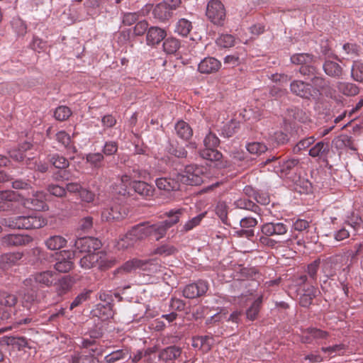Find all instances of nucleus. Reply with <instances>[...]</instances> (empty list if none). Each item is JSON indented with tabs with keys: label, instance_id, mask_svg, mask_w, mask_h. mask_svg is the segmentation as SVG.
I'll return each mask as SVG.
<instances>
[{
	"label": "nucleus",
	"instance_id": "obj_20",
	"mask_svg": "<svg viewBox=\"0 0 363 363\" xmlns=\"http://www.w3.org/2000/svg\"><path fill=\"white\" fill-rule=\"evenodd\" d=\"M155 184L159 189L167 191H177L180 189L181 182L178 174L175 177H160L155 180Z\"/></svg>",
	"mask_w": 363,
	"mask_h": 363
},
{
	"label": "nucleus",
	"instance_id": "obj_38",
	"mask_svg": "<svg viewBox=\"0 0 363 363\" xmlns=\"http://www.w3.org/2000/svg\"><path fill=\"white\" fill-rule=\"evenodd\" d=\"M48 161L57 169H66L69 165V161L57 153L49 155Z\"/></svg>",
	"mask_w": 363,
	"mask_h": 363
},
{
	"label": "nucleus",
	"instance_id": "obj_61",
	"mask_svg": "<svg viewBox=\"0 0 363 363\" xmlns=\"http://www.w3.org/2000/svg\"><path fill=\"white\" fill-rule=\"evenodd\" d=\"M306 333L311 334V335L313 336V338H314V340L326 339L329 336L328 332L315 328H307Z\"/></svg>",
	"mask_w": 363,
	"mask_h": 363
},
{
	"label": "nucleus",
	"instance_id": "obj_33",
	"mask_svg": "<svg viewBox=\"0 0 363 363\" xmlns=\"http://www.w3.org/2000/svg\"><path fill=\"white\" fill-rule=\"evenodd\" d=\"M174 129L177 136L184 140H188L193 135L191 128L184 121H178L175 125Z\"/></svg>",
	"mask_w": 363,
	"mask_h": 363
},
{
	"label": "nucleus",
	"instance_id": "obj_63",
	"mask_svg": "<svg viewBox=\"0 0 363 363\" xmlns=\"http://www.w3.org/2000/svg\"><path fill=\"white\" fill-rule=\"evenodd\" d=\"M258 223V221L256 218L247 216L240 219L239 221V224L241 228H247L252 229L255 227Z\"/></svg>",
	"mask_w": 363,
	"mask_h": 363
},
{
	"label": "nucleus",
	"instance_id": "obj_15",
	"mask_svg": "<svg viewBox=\"0 0 363 363\" xmlns=\"http://www.w3.org/2000/svg\"><path fill=\"white\" fill-rule=\"evenodd\" d=\"M320 291L318 288L313 286H304L300 289L299 303L303 307H308L312 303L313 300L318 296Z\"/></svg>",
	"mask_w": 363,
	"mask_h": 363
},
{
	"label": "nucleus",
	"instance_id": "obj_31",
	"mask_svg": "<svg viewBox=\"0 0 363 363\" xmlns=\"http://www.w3.org/2000/svg\"><path fill=\"white\" fill-rule=\"evenodd\" d=\"M75 281L73 277L69 276L63 277L62 279L57 280L56 284V291L60 295H64L67 294L72 287Z\"/></svg>",
	"mask_w": 363,
	"mask_h": 363
},
{
	"label": "nucleus",
	"instance_id": "obj_24",
	"mask_svg": "<svg viewBox=\"0 0 363 363\" xmlns=\"http://www.w3.org/2000/svg\"><path fill=\"white\" fill-rule=\"evenodd\" d=\"M323 69L326 75L335 79H342L344 71L340 65L333 60H325Z\"/></svg>",
	"mask_w": 363,
	"mask_h": 363
},
{
	"label": "nucleus",
	"instance_id": "obj_50",
	"mask_svg": "<svg viewBox=\"0 0 363 363\" xmlns=\"http://www.w3.org/2000/svg\"><path fill=\"white\" fill-rule=\"evenodd\" d=\"M235 37L230 34H221L216 40L218 46L223 48L233 47L235 45Z\"/></svg>",
	"mask_w": 363,
	"mask_h": 363
},
{
	"label": "nucleus",
	"instance_id": "obj_13",
	"mask_svg": "<svg viewBox=\"0 0 363 363\" xmlns=\"http://www.w3.org/2000/svg\"><path fill=\"white\" fill-rule=\"evenodd\" d=\"M208 289L207 281L199 280L196 283L190 284L185 286L183 295L186 298H194L204 295Z\"/></svg>",
	"mask_w": 363,
	"mask_h": 363
},
{
	"label": "nucleus",
	"instance_id": "obj_18",
	"mask_svg": "<svg viewBox=\"0 0 363 363\" xmlns=\"http://www.w3.org/2000/svg\"><path fill=\"white\" fill-rule=\"evenodd\" d=\"M221 62L215 57H208L202 60L198 65V71L201 74H212L218 72Z\"/></svg>",
	"mask_w": 363,
	"mask_h": 363
},
{
	"label": "nucleus",
	"instance_id": "obj_46",
	"mask_svg": "<svg viewBox=\"0 0 363 363\" xmlns=\"http://www.w3.org/2000/svg\"><path fill=\"white\" fill-rule=\"evenodd\" d=\"M352 78L358 82H363V62L354 61L351 69Z\"/></svg>",
	"mask_w": 363,
	"mask_h": 363
},
{
	"label": "nucleus",
	"instance_id": "obj_43",
	"mask_svg": "<svg viewBox=\"0 0 363 363\" xmlns=\"http://www.w3.org/2000/svg\"><path fill=\"white\" fill-rule=\"evenodd\" d=\"M202 158L210 161H219L222 158V154L216 148L205 147L200 152Z\"/></svg>",
	"mask_w": 363,
	"mask_h": 363
},
{
	"label": "nucleus",
	"instance_id": "obj_5",
	"mask_svg": "<svg viewBox=\"0 0 363 363\" xmlns=\"http://www.w3.org/2000/svg\"><path fill=\"white\" fill-rule=\"evenodd\" d=\"M157 267L156 259L142 260L134 258L125 262L121 267L115 271V274L130 273L137 269L154 272L157 271Z\"/></svg>",
	"mask_w": 363,
	"mask_h": 363
},
{
	"label": "nucleus",
	"instance_id": "obj_36",
	"mask_svg": "<svg viewBox=\"0 0 363 363\" xmlns=\"http://www.w3.org/2000/svg\"><path fill=\"white\" fill-rule=\"evenodd\" d=\"M67 244V240L60 235H53L45 241L47 247L51 250H57L64 247Z\"/></svg>",
	"mask_w": 363,
	"mask_h": 363
},
{
	"label": "nucleus",
	"instance_id": "obj_27",
	"mask_svg": "<svg viewBox=\"0 0 363 363\" xmlns=\"http://www.w3.org/2000/svg\"><path fill=\"white\" fill-rule=\"evenodd\" d=\"M23 256L21 252L6 253L1 256L0 268L6 270L16 265Z\"/></svg>",
	"mask_w": 363,
	"mask_h": 363
},
{
	"label": "nucleus",
	"instance_id": "obj_21",
	"mask_svg": "<svg viewBox=\"0 0 363 363\" xmlns=\"http://www.w3.org/2000/svg\"><path fill=\"white\" fill-rule=\"evenodd\" d=\"M330 152V143L324 140L315 143L308 152V155L313 158L318 157L323 160H327Z\"/></svg>",
	"mask_w": 363,
	"mask_h": 363
},
{
	"label": "nucleus",
	"instance_id": "obj_32",
	"mask_svg": "<svg viewBox=\"0 0 363 363\" xmlns=\"http://www.w3.org/2000/svg\"><path fill=\"white\" fill-rule=\"evenodd\" d=\"M183 212L184 210L182 208L172 209L164 213V216L167 217V219L164 220L162 222L169 230L170 228L179 223Z\"/></svg>",
	"mask_w": 363,
	"mask_h": 363
},
{
	"label": "nucleus",
	"instance_id": "obj_17",
	"mask_svg": "<svg viewBox=\"0 0 363 363\" xmlns=\"http://www.w3.org/2000/svg\"><path fill=\"white\" fill-rule=\"evenodd\" d=\"M61 255L63 259L55 264V269L59 272L66 273L74 267V263L72 262V259L76 256V252L63 250L61 252Z\"/></svg>",
	"mask_w": 363,
	"mask_h": 363
},
{
	"label": "nucleus",
	"instance_id": "obj_42",
	"mask_svg": "<svg viewBox=\"0 0 363 363\" xmlns=\"http://www.w3.org/2000/svg\"><path fill=\"white\" fill-rule=\"evenodd\" d=\"M300 164L298 158H290L280 165L279 171L284 175H288L291 172L294 171Z\"/></svg>",
	"mask_w": 363,
	"mask_h": 363
},
{
	"label": "nucleus",
	"instance_id": "obj_48",
	"mask_svg": "<svg viewBox=\"0 0 363 363\" xmlns=\"http://www.w3.org/2000/svg\"><path fill=\"white\" fill-rule=\"evenodd\" d=\"M56 140L58 143L62 144L67 149L72 150L73 152H76V147L71 144V138L68 133L64 130H61L56 134Z\"/></svg>",
	"mask_w": 363,
	"mask_h": 363
},
{
	"label": "nucleus",
	"instance_id": "obj_19",
	"mask_svg": "<svg viewBox=\"0 0 363 363\" xmlns=\"http://www.w3.org/2000/svg\"><path fill=\"white\" fill-rule=\"evenodd\" d=\"M21 195L13 191H0V211L13 208V203L19 201Z\"/></svg>",
	"mask_w": 363,
	"mask_h": 363
},
{
	"label": "nucleus",
	"instance_id": "obj_3",
	"mask_svg": "<svg viewBox=\"0 0 363 363\" xmlns=\"http://www.w3.org/2000/svg\"><path fill=\"white\" fill-rule=\"evenodd\" d=\"M204 171L205 168L203 167L188 165L182 173L178 174V179L181 184L198 186L203 182Z\"/></svg>",
	"mask_w": 363,
	"mask_h": 363
},
{
	"label": "nucleus",
	"instance_id": "obj_57",
	"mask_svg": "<svg viewBox=\"0 0 363 363\" xmlns=\"http://www.w3.org/2000/svg\"><path fill=\"white\" fill-rule=\"evenodd\" d=\"M26 165L28 166V168L37 169L40 172H45L48 169L46 164H38V160L35 157H28L26 160Z\"/></svg>",
	"mask_w": 363,
	"mask_h": 363
},
{
	"label": "nucleus",
	"instance_id": "obj_25",
	"mask_svg": "<svg viewBox=\"0 0 363 363\" xmlns=\"http://www.w3.org/2000/svg\"><path fill=\"white\" fill-rule=\"evenodd\" d=\"M46 222L39 212H35L28 216L24 215V229L40 228L44 226Z\"/></svg>",
	"mask_w": 363,
	"mask_h": 363
},
{
	"label": "nucleus",
	"instance_id": "obj_16",
	"mask_svg": "<svg viewBox=\"0 0 363 363\" xmlns=\"http://www.w3.org/2000/svg\"><path fill=\"white\" fill-rule=\"evenodd\" d=\"M313 88L318 91L317 99L322 94L325 93L326 96L332 97L333 94L330 91V83L326 79L322 76H318L317 74L311 76Z\"/></svg>",
	"mask_w": 363,
	"mask_h": 363
},
{
	"label": "nucleus",
	"instance_id": "obj_10",
	"mask_svg": "<svg viewBox=\"0 0 363 363\" xmlns=\"http://www.w3.org/2000/svg\"><path fill=\"white\" fill-rule=\"evenodd\" d=\"M128 215L126 208L118 203H113L110 207L106 208L101 213V218L106 221L120 220Z\"/></svg>",
	"mask_w": 363,
	"mask_h": 363
},
{
	"label": "nucleus",
	"instance_id": "obj_40",
	"mask_svg": "<svg viewBox=\"0 0 363 363\" xmlns=\"http://www.w3.org/2000/svg\"><path fill=\"white\" fill-rule=\"evenodd\" d=\"M1 242L3 245L6 246H18L23 244V235L21 233H11L2 238Z\"/></svg>",
	"mask_w": 363,
	"mask_h": 363
},
{
	"label": "nucleus",
	"instance_id": "obj_64",
	"mask_svg": "<svg viewBox=\"0 0 363 363\" xmlns=\"http://www.w3.org/2000/svg\"><path fill=\"white\" fill-rule=\"evenodd\" d=\"M118 143L115 141H108L106 142L103 152L106 156L113 155L118 151Z\"/></svg>",
	"mask_w": 363,
	"mask_h": 363
},
{
	"label": "nucleus",
	"instance_id": "obj_28",
	"mask_svg": "<svg viewBox=\"0 0 363 363\" xmlns=\"http://www.w3.org/2000/svg\"><path fill=\"white\" fill-rule=\"evenodd\" d=\"M337 91L346 96H354L359 92L357 85L349 82L339 81L335 84Z\"/></svg>",
	"mask_w": 363,
	"mask_h": 363
},
{
	"label": "nucleus",
	"instance_id": "obj_2",
	"mask_svg": "<svg viewBox=\"0 0 363 363\" xmlns=\"http://www.w3.org/2000/svg\"><path fill=\"white\" fill-rule=\"evenodd\" d=\"M116 263L114 257L108 256L104 252L87 253L79 260V266L84 269L96 267L100 270H106Z\"/></svg>",
	"mask_w": 363,
	"mask_h": 363
},
{
	"label": "nucleus",
	"instance_id": "obj_35",
	"mask_svg": "<svg viewBox=\"0 0 363 363\" xmlns=\"http://www.w3.org/2000/svg\"><path fill=\"white\" fill-rule=\"evenodd\" d=\"M94 350L91 352H83L72 357V363H99V359L94 356Z\"/></svg>",
	"mask_w": 363,
	"mask_h": 363
},
{
	"label": "nucleus",
	"instance_id": "obj_41",
	"mask_svg": "<svg viewBox=\"0 0 363 363\" xmlns=\"http://www.w3.org/2000/svg\"><path fill=\"white\" fill-rule=\"evenodd\" d=\"M177 252V250L174 245L165 243L155 248L152 252V255H158L165 257L174 255Z\"/></svg>",
	"mask_w": 363,
	"mask_h": 363
},
{
	"label": "nucleus",
	"instance_id": "obj_37",
	"mask_svg": "<svg viewBox=\"0 0 363 363\" xmlns=\"http://www.w3.org/2000/svg\"><path fill=\"white\" fill-rule=\"evenodd\" d=\"M192 23L186 18L179 19L176 23L175 33L183 37H186L192 30Z\"/></svg>",
	"mask_w": 363,
	"mask_h": 363
},
{
	"label": "nucleus",
	"instance_id": "obj_6",
	"mask_svg": "<svg viewBox=\"0 0 363 363\" xmlns=\"http://www.w3.org/2000/svg\"><path fill=\"white\" fill-rule=\"evenodd\" d=\"M26 190V196H24V208L40 211L47 207L45 203V194L42 191H35L28 189L27 184H24V191Z\"/></svg>",
	"mask_w": 363,
	"mask_h": 363
},
{
	"label": "nucleus",
	"instance_id": "obj_30",
	"mask_svg": "<svg viewBox=\"0 0 363 363\" xmlns=\"http://www.w3.org/2000/svg\"><path fill=\"white\" fill-rule=\"evenodd\" d=\"M130 235L135 238V242L150 236L149 223H143L135 225L129 230Z\"/></svg>",
	"mask_w": 363,
	"mask_h": 363
},
{
	"label": "nucleus",
	"instance_id": "obj_8",
	"mask_svg": "<svg viewBox=\"0 0 363 363\" xmlns=\"http://www.w3.org/2000/svg\"><path fill=\"white\" fill-rule=\"evenodd\" d=\"M291 91L297 96L307 100H317V90L311 84L302 80H294L290 84Z\"/></svg>",
	"mask_w": 363,
	"mask_h": 363
},
{
	"label": "nucleus",
	"instance_id": "obj_56",
	"mask_svg": "<svg viewBox=\"0 0 363 363\" xmlns=\"http://www.w3.org/2000/svg\"><path fill=\"white\" fill-rule=\"evenodd\" d=\"M206 213H201L198 215L197 216L191 218V220H188L182 227V229L181 230L182 232L186 233L189 230H191L193 228L199 225L202 220V219L205 217Z\"/></svg>",
	"mask_w": 363,
	"mask_h": 363
},
{
	"label": "nucleus",
	"instance_id": "obj_7",
	"mask_svg": "<svg viewBox=\"0 0 363 363\" xmlns=\"http://www.w3.org/2000/svg\"><path fill=\"white\" fill-rule=\"evenodd\" d=\"M57 274L52 270L38 272L31 275V277L24 281V285H33L37 288L50 287L56 284Z\"/></svg>",
	"mask_w": 363,
	"mask_h": 363
},
{
	"label": "nucleus",
	"instance_id": "obj_44",
	"mask_svg": "<svg viewBox=\"0 0 363 363\" xmlns=\"http://www.w3.org/2000/svg\"><path fill=\"white\" fill-rule=\"evenodd\" d=\"M228 205L223 201H219L216 206V213L220 218L222 223L227 225H231L228 218Z\"/></svg>",
	"mask_w": 363,
	"mask_h": 363
},
{
	"label": "nucleus",
	"instance_id": "obj_58",
	"mask_svg": "<svg viewBox=\"0 0 363 363\" xmlns=\"http://www.w3.org/2000/svg\"><path fill=\"white\" fill-rule=\"evenodd\" d=\"M205 147L217 148L220 144V140L216 134L210 132L203 140Z\"/></svg>",
	"mask_w": 363,
	"mask_h": 363
},
{
	"label": "nucleus",
	"instance_id": "obj_26",
	"mask_svg": "<svg viewBox=\"0 0 363 363\" xmlns=\"http://www.w3.org/2000/svg\"><path fill=\"white\" fill-rule=\"evenodd\" d=\"M132 188L135 193L145 199H150L154 195V187L145 182L133 181Z\"/></svg>",
	"mask_w": 363,
	"mask_h": 363
},
{
	"label": "nucleus",
	"instance_id": "obj_23",
	"mask_svg": "<svg viewBox=\"0 0 363 363\" xmlns=\"http://www.w3.org/2000/svg\"><path fill=\"white\" fill-rule=\"evenodd\" d=\"M182 354V348L175 345L167 347L159 352L160 360L167 363L178 359Z\"/></svg>",
	"mask_w": 363,
	"mask_h": 363
},
{
	"label": "nucleus",
	"instance_id": "obj_45",
	"mask_svg": "<svg viewBox=\"0 0 363 363\" xmlns=\"http://www.w3.org/2000/svg\"><path fill=\"white\" fill-rule=\"evenodd\" d=\"M179 48L180 43L174 38H168L163 43L164 51L169 55L174 54Z\"/></svg>",
	"mask_w": 363,
	"mask_h": 363
},
{
	"label": "nucleus",
	"instance_id": "obj_55",
	"mask_svg": "<svg viewBox=\"0 0 363 363\" xmlns=\"http://www.w3.org/2000/svg\"><path fill=\"white\" fill-rule=\"evenodd\" d=\"M235 205L239 208L250 210L255 213L259 209L258 206L246 199H240L235 201Z\"/></svg>",
	"mask_w": 363,
	"mask_h": 363
},
{
	"label": "nucleus",
	"instance_id": "obj_29",
	"mask_svg": "<svg viewBox=\"0 0 363 363\" xmlns=\"http://www.w3.org/2000/svg\"><path fill=\"white\" fill-rule=\"evenodd\" d=\"M166 33L158 27H151L147 30L146 40L147 45H155L159 44L164 39Z\"/></svg>",
	"mask_w": 363,
	"mask_h": 363
},
{
	"label": "nucleus",
	"instance_id": "obj_49",
	"mask_svg": "<svg viewBox=\"0 0 363 363\" xmlns=\"http://www.w3.org/2000/svg\"><path fill=\"white\" fill-rule=\"evenodd\" d=\"M315 141L314 136H310L305 138L298 141L296 145L293 147V152L294 154H299L302 150H306Z\"/></svg>",
	"mask_w": 363,
	"mask_h": 363
},
{
	"label": "nucleus",
	"instance_id": "obj_9",
	"mask_svg": "<svg viewBox=\"0 0 363 363\" xmlns=\"http://www.w3.org/2000/svg\"><path fill=\"white\" fill-rule=\"evenodd\" d=\"M206 16L213 24L223 26L225 19V10L222 2L211 0L207 5Z\"/></svg>",
	"mask_w": 363,
	"mask_h": 363
},
{
	"label": "nucleus",
	"instance_id": "obj_12",
	"mask_svg": "<svg viewBox=\"0 0 363 363\" xmlns=\"http://www.w3.org/2000/svg\"><path fill=\"white\" fill-rule=\"evenodd\" d=\"M99 240L93 237H84L78 238L74 243V247L79 252L91 253L101 247Z\"/></svg>",
	"mask_w": 363,
	"mask_h": 363
},
{
	"label": "nucleus",
	"instance_id": "obj_39",
	"mask_svg": "<svg viewBox=\"0 0 363 363\" xmlns=\"http://www.w3.org/2000/svg\"><path fill=\"white\" fill-rule=\"evenodd\" d=\"M262 303V296H259L246 311V316L250 320H254L257 318Z\"/></svg>",
	"mask_w": 363,
	"mask_h": 363
},
{
	"label": "nucleus",
	"instance_id": "obj_1",
	"mask_svg": "<svg viewBox=\"0 0 363 363\" xmlns=\"http://www.w3.org/2000/svg\"><path fill=\"white\" fill-rule=\"evenodd\" d=\"M292 230L291 238L287 240L288 242L296 240L298 245L302 246L306 242L315 241V228L305 219L298 218L294 221Z\"/></svg>",
	"mask_w": 363,
	"mask_h": 363
},
{
	"label": "nucleus",
	"instance_id": "obj_59",
	"mask_svg": "<svg viewBox=\"0 0 363 363\" xmlns=\"http://www.w3.org/2000/svg\"><path fill=\"white\" fill-rule=\"evenodd\" d=\"M6 342L9 347H11L12 350L21 351V347L23 345V338L13 336L6 337Z\"/></svg>",
	"mask_w": 363,
	"mask_h": 363
},
{
	"label": "nucleus",
	"instance_id": "obj_53",
	"mask_svg": "<svg viewBox=\"0 0 363 363\" xmlns=\"http://www.w3.org/2000/svg\"><path fill=\"white\" fill-rule=\"evenodd\" d=\"M72 115V111L66 106H58L54 113V116L59 121L67 120Z\"/></svg>",
	"mask_w": 363,
	"mask_h": 363
},
{
	"label": "nucleus",
	"instance_id": "obj_14",
	"mask_svg": "<svg viewBox=\"0 0 363 363\" xmlns=\"http://www.w3.org/2000/svg\"><path fill=\"white\" fill-rule=\"evenodd\" d=\"M261 232L262 234L271 236H281L286 234L288 227L286 224L280 222H269L263 224L261 226Z\"/></svg>",
	"mask_w": 363,
	"mask_h": 363
},
{
	"label": "nucleus",
	"instance_id": "obj_52",
	"mask_svg": "<svg viewBox=\"0 0 363 363\" xmlns=\"http://www.w3.org/2000/svg\"><path fill=\"white\" fill-rule=\"evenodd\" d=\"M133 237L130 235L128 231L123 237L119 239L116 247L118 250H125L134 246L136 242Z\"/></svg>",
	"mask_w": 363,
	"mask_h": 363
},
{
	"label": "nucleus",
	"instance_id": "obj_34",
	"mask_svg": "<svg viewBox=\"0 0 363 363\" xmlns=\"http://www.w3.org/2000/svg\"><path fill=\"white\" fill-rule=\"evenodd\" d=\"M168 229L161 221L150 224L149 223L150 236L153 237L157 241L163 238L167 232Z\"/></svg>",
	"mask_w": 363,
	"mask_h": 363
},
{
	"label": "nucleus",
	"instance_id": "obj_54",
	"mask_svg": "<svg viewBox=\"0 0 363 363\" xmlns=\"http://www.w3.org/2000/svg\"><path fill=\"white\" fill-rule=\"evenodd\" d=\"M247 151L252 155H261L267 151V147L263 143L253 142L247 145Z\"/></svg>",
	"mask_w": 363,
	"mask_h": 363
},
{
	"label": "nucleus",
	"instance_id": "obj_11",
	"mask_svg": "<svg viewBox=\"0 0 363 363\" xmlns=\"http://www.w3.org/2000/svg\"><path fill=\"white\" fill-rule=\"evenodd\" d=\"M16 296L6 292H0V319H8L11 313V308L16 303Z\"/></svg>",
	"mask_w": 363,
	"mask_h": 363
},
{
	"label": "nucleus",
	"instance_id": "obj_47",
	"mask_svg": "<svg viewBox=\"0 0 363 363\" xmlns=\"http://www.w3.org/2000/svg\"><path fill=\"white\" fill-rule=\"evenodd\" d=\"M128 354V350L126 349H120L111 352L105 356L104 359L106 363H113L118 360L124 359Z\"/></svg>",
	"mask_w": 363,
	"mask_h": 363
},
{
	"label": "nucleus",
	"instance_id": "obj_4",
	"mask_svg": "<svg viewBox=\"0 0 363 363\" xmlns=\"http://www.w3.org/2000/svg\"><path fill=\"white\" fill-rule=\"evenodd\" d=\"M316 57L308 53H297L291 57V62L301 65L299 72L303 76H312L318 74V68L313 65Z\"/></svg>",
	"mask_w": 363,
	"mask_h": 363
},
{
	"label": "nucleus",
	"instance_id": "obj_60",
	"mask_svg": "<svg viewBox=\"0 0 363 363\" xmlns=\"http://www.w3.org/2000/svg\"><path fill=\"white\" fill-rule=\"evenodd\" d=\"M91 292L92 291L91 290H86L79 294L72 302L70 305V309H73L74 308L79 306L82 303L87 301L89 298Z\"/></svg>",
	"mask_w": 363,
	"mask_h": 363
},
{
	"label": "nucleus",
	"instance_id": "obj_62",
	"mask_svg": "<svg viewBox=\"0 0 363 363\" xmlns=\"http://www.w3.org/2000/svg\"><path fill=\"white\" fill-rule=\"evenodd\" d=\"M140 13V12H134V13H125L123 16V23L125 26H131L137 22L139 19Z\"/></svg>",
	"mask_w": 363,
	"mask_h": 363
},
{
	"label": "nucleus",
	"instance_id": "obj_22",
	"mask_svg": "<svg viewBox=\"0 0 363 363\" xmlns=\"http://www.w3.org/2000/svg\"><path fill=\"white\" fill-rule=\"evenodd\" d=\"M173 12L163 1L155 5L152 14L154 18L161 22H166L173 16Z\"/></svg>",
	"mask_w": 363,
	"mask_h": 363
},
{
	"label": "nucleus",
	"instance_id": "obj_51",
	"mask_svg": "<svg viewBox=\"0 0 363 363\" xmlns=\"http://www.w3.org/2000/svg\"><path fill=\"white\" fill-rule=\"evenodd\" d=\"M104 157L101 153H89L86 155V162L94 168H100L102 166Z\"/></svg>",
	"mask_w": 363,
	"mask_h": 363
}]
</instances>
